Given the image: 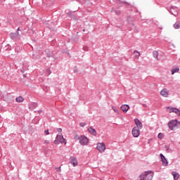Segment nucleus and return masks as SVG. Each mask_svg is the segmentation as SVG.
<instances>
[{
    "label": "nucleus",
    "instance_id": "nucleus-1",
    "mask_svg": "<svg viewBox=\"0 0 180 180\" xmlns=\"http://www.w3.org/2000/svg\"><path fill=\"white\" fill-rule=\"evenodd\" d=\"M154 177V172L149 170L142 173L137 179V180H153Z\"/></svg>",
    "mask_w": 180,
    "mask_h": 180
},
{
    "label": "nucleus",
    "instance_id": "nucleus-2",
    "mask_svg": "<svg viewBox=\"0 0 180 180\" xmlns=\"http://www.w3.org/2000/svg\"><path fill=\"white\" fill-rule=\"evenodd\" d=\"M168 126L169 129L173 131L180 127V122H178V120H172L168 122Z\"/></svg>",
    "mask_w": 180,
    "mask_h": 180
},
{
    "label": "nucleus",
    "instance_id": "nucleus-3",
    "mask_svg": "<svg viewBox=\"0 0 180 180\" xmlns=\"http://www.w3.org/2000/svg\"><path fill=\"white\" fill-rule=\"evenodd\" d=\"M79 141L81 146H86L89 143V139L85 136H80V141Z\"/></svg>",
    "mask_w": 180,
    "mask_h": 180
},
{
    "label": "nucleus",
    "instance_id": "nucleus-4",
    "mask_svg": "<svg viewBox=\"0 0 180 180\" xmlns=\"http://www.w3.org/2000/svg\"><path fill=\"white\" fill-rule=\"evenodd\" d=\"M96 148L100 153H104L106 150V146L103 143H100L97 144Z\"/></svg>",
    "mask_w": 180,
    "mask_h": 180
},
{
    "label": "nucleus",
    "instance_id": "nucleus-5",
    "mask_svg": "<svg viewBox=\"0 0 180 180\" xmlns=\"http://www.w3.org/2000/svg\"><path fill=\"white\" fill-rule=\"evenodd\" d=\"M131 133L134 137H139L140 136V129H139V127H134L132 129Z\"/></svg>",
    "mask_w": 180,
    "mask_h": 180
},
{
    "label": "nucleus",
    "instance_id": "nucleus-6",
    "mask_svg": "<svg viewBox=\"0 0 180 180\" xmlns=\"http://www.w3.org/2000/svg\"><path fill=\"white\" fill-rule=\"evenodd\" d=\"M70 164L73 165V167H77L78 165V160L75 156H71L70 158Z\"/></svg>",
    "mask_w": 180,
    "mask_h": 180
},
{
    "label": "nucleus",
    "instance_id": "nucleus-7",
    "mask_svg": "<svg viewBox=\"0 0 180 180\" xmlns=\"http://www.w3.org/2000/svg\"><path fill=\"white\" fill-rule=\"evenodd\" d=\"M167 110L169 112V113L174 112V113H176V115H178L180 111V110L176 108H171V107H168Z\"/></svg>",
    "mask_w": 180,
    "mask_h": 180
},
{
    "label": "nucleus",
    "instance_id": "nucleus-8",
    "mask_svg": "<svg viewBox=\"0 0 180 180\" xmlns=\"http://www.w3.org/2000/svg\"><path fill=\"white\" fill-rule=\"evenodd\" d=\"M56 139H57V140H58L59 142L61 143V144H63V143H64L65 144H67V141H65V139H64V136H63L62 134H60V135H57V136H56Z\"/></svg>",
    "mask_w": 180,
    "mask_h": 180
},
{
    "label": "nucleus",
    "instance_id": "nucleus-9",
    "mask_svg": "<svg viewBox=\"0 0 180 180\" xmlns=\"http://www.w3.org/2000/svg\"><path fill=\"white\" fill-rule=\"evenodd\" d=\"M10 38L11 39V40H16V39H18V37H19V32H11L9 34Z\"/></svg>",
    "mask_w": 180,
    "mask_h": 180
},
{
    "label": "nucleus",
    "instance_id": "nucleus-10",
    "mask_svg": "<svg viewBox=\"0 0 180 180\" xmlns=\"http://www.w3.org/2000/svg\"><path fill=\"white\" fill-rule=\"evenodd\" d=\"M135 124H136V127H138V129H143V123L139 120V118H136L134 120Z\"/></svg>",
    "mask_w": 180,
    "mask_h": 180
},
{
    "label": "nucleus",
    "instance_id": "nucleus-11",
    "mask_svg": "<svg viewBox=\"0 0 180 180\" xmlns=\"http://www.w3.org/2000/svg\"><path fill=\"white\" fill-rule=\"evenodd\" d=\"M160 156L162 161V165L164 167H167V165H168V160H167V158H165V156L163 155L162 153H160Z\"/></svg>",
    "mask_w": 180,
    "mask_h": 180
},
{
    "label": "nucleus",
    "instance_id": "nucleus-12",
    "mask_svg": "<svg viewBox=\"0 0 180 180\" xmlns=\"http://www.w3.org/2000/svg\"><path fill=\"white\" fill-rule=\"evenodd\" d=\"M129 109H130V106L127 104H124L121 106V110H122L124 113H127Z\"/></svg>",
    "mask_w": 180,
    "mask_h": 180
},
{
    "label": "nucleus",
    "instance_id": "nucleus-13",
    "mask_svg": "<svg viewBox=\"0 0 180 180\" xmlns=\"http://www.w3.org/2000/svg\"><path fill=\"white\" fill-rule=\"evenodd\" d=\"M160 95L164 98H168V90L167 89H163L160 91Z\"/></svg>",
    "mask_w": 180,
    "mask_h": 180
},
{
    "label": "nucleus",
    "instance_id": "nucleus-14",
    "mask_svg": "<svg viewBox=\"0 0 180 180\" xmlns=\"http://www.w3.org/2000/svg\"><path fill=\"white\" fill-rule=\"evenodd\" d=\"M88 131H89V133H90V134H92V136H96V134H97L96 130L95 129H94V127H90L88 129Z\"/></svg>",
    "mask_w": 180,
    "mask_h": 180
},
{
    "label": "nucleus",
    "instance_id": "nucleus-15",
    "mask_svg": "<svg viewBox=\"0 0 180 180\" xmlns=\"http://www.w3.org/2000/svg\"><path fill=\"white\" fill-rule=\"evenodd\" d=\"M170 13H172V15H174V16H177L178 10H175V7L172 6L170 8Z\"/></svg>",
    "mask_w": 180,
    "mask_h": 180
},
{
    "label": "nucleus",
    "instance_id": "nucleus-16",
    "mask_svg": "<svg viewBox=\"0 0 180 180\" xmlns=\"http://www.w3.org/2000/svg\"><path fill=\"white\" fill-rule=\"evenodd\" d=\"M172 175H173L174 180H178V179H179V174L178 172H172Z\"/></svg>",
    "mask_w": 180,
    "mask_h": 180
},
{
    "label": "nucleus",
    "instance_id": "nucleus-17",
    "mask_svg": "<svg viewBox=\"0 0 180 180\" xmlns=\"http://www.w3.org/2000/svg\"><path fill=\"white\" fill-rule=\"evenodd\" d=\"M16 102H18V103H20V102H23V101H25V98H23V97H22V96H20L18 97H17L15 98Z\"/></svg>",
    "mask_w": 180,
    "mask_h": 180
},
{
    "label": "nucleus",
    "instance_id": "nucleus-18",
    "mask_svg": "<svg viewBox=\"0 0 180 180\" xmlns=\"http://www.w3.org/2000/svg\"><path fill=\"white\" fill-rule=\"evenodd\" d=\"M174 29H180V21H176L174 24Z\"/></svg>",
    "mask_w": 180,
    "mask_h": 180
},
{
    "label": "nucleus",
    "instance_id": "nucleus-19",
    "mask_svg": "<svg viewBox=\"0 0 180 180\" xmlns=\"http://www.w3.org/2000/svg\"><path fill=\"white\" fill-rule=\"evenodd\" d=\"M153 56L154 58H155L156 60H158V51H154L153 52Z\"/></svg>",
    "mask_w": 180,
    "mask_h": 180
},
{
    "label": "nucleus",
    "instance_id": "nucleus-20",
    "mask_svg": "<svg viewBox=\"0 0 180 180\" xmlns=\"http://www.w3.org/2000/svg\"><path fill=\"white\" fill-rule=\"evenodd\" d=\"M175 72H179V68H175L172 70V75H174Z\"/></svg>",
    "mask_w": 180,
    "mask_h": 180
},
{
    "label": "nucleus",
    "instance_id": "nucleus-21",
    "mask_svg": "<svg viewBox=\"0 0 180 180\" xmlns=\"http://www.w3.org/2000/svg\"><path fill=\"white\" fill-rule=\"evenodd\" d=\"M134 54H135V57L136 58H139L140 57V52H139L138 51H134Z\"/></svg>",
    "mask_w": 180,
    "mask_h": 180
},
{
    "label": "nucleus",
    "instance_id": "nucleus-22",
    "mask_svg": "<svg viewBox=\"0 0 180 180\" xmlns=\"http://www.w3.org/2000/svg\"><path fill=\"white\" fill-rule=\"evenodd\" d=\"M75 140H79V141L81 140V136L78 135H75L74 137Z\"/></svg>",
    "mask_w": 180,
    "mask_h": 180
},
{
    "label": "nucleus",
    "instance_id": "nucleus-23",
    "mask_svg": "<svg viewBox=\"0 0 180 180\" xmlns=\"http://www.w3.org/2000/svg\"><path fill=\"white\" fill-rule=\"evenodd\" d=\"M54 144L58 145L60 144V141H58V139H57V138H56V139L53 141Z\"/></svg>",
    "mask_w": 180,
    "mask_h": 180
},
{
    "label": "nucleus",
    "instance_id": "nucleus-24",
    "mask_svg": "<svg viewBox=\"0 0 180 180\" xmlns=\"http://www.w3.org/2000/svg\"><path fill=\"white\" fill-rule=\"evenodd\" d=\"M158 137V139H163L164 134H162V133H159Z\"/></svg>",
    "mask_w": 180,
    "mask_h": 180
},
{
    "label": "nucleus",
    "instance_id": "nucleus-25",
    "mask_svg": "<svg viewBox=\"0 0 180 180\" xmlns=\"http://www.w3.org/2000/svg\"><path fill=\"white\" fill-rule=\"evenodd\" d=\"M79 126H81V127H85V126H86V123H85V122H80Z\"/></svg>",
    "mask_w": 180,
    "mask_h": 180
},
{
    "label": "nucleus",
    "instance_id": "nucleus-26",
    "mask_svg": "<svg viewBox=\"0 0 180 180\" xmlns=\"http://www.w3.org/2000/svg\"><path fill=\"white\" fill-rule=\"evenodd\" d=\"M55 169L57 172H61V167H56Z\"/></svg>",
    "mask_w": 180,
    "mask_h": 180
},
{
    "label": "nucleus",
    "instance_id": "nucleus-27",
    "mask_svg": "<svg viewBox=\"0 0 180 180\" xmlns=\"http://www.w3.org/2000/svg\"><path fill=\"white\" fill-rule=\"evenodd\" d=\"M89 49L88 48L87 46H84L83 47V50H84V51H88Z\"/></svg>",
    "mask_w": 180,
    "mask_h": 180
},
{
    "label": "nucleus",
    "instance_id": "nucleus-28",
    "mask_svg": "<svg viewBox=\"0 0 180 180\" xmlns=\"http://www.w3.org/2000/svg\"><path fill=\"white\" fill-rule=\"evenodd\" d=\"M115 13H116V15H120L122 13V12L120 10L115 11Z\"/></svg>",
    "mask_w": 180,
    "mask_h": 180
},
{
    "label": "nucleus",
    "instance_id": "nucleus-29",
    "mask_svg": "<svg viewBox=\"0 0 180 180\" xmlns=\"http://www.w3.org/2000/svg\"><path fill=\"white\" fill-rule=\"evenodd\" d=\"M57 131H58V133H61V131H63V129H61V128H58V129H57Z\"/></svg>",
    "mask_w": 180,
    "mask_h": 180
},
{
    "label": "nucleus",
    "instance_id": "nucleus-30",
    "mask_svg": "<svg viewBox=\"0 0 180 180\" xmlns=\"http://www.w3.org/2000/svg\"><path fill=\"white\" fill-rule=\"evenodd\" d=\"M45 134L49 135L50 134V132H49V129H46L44 131Z\"/></svg>",
    "mask_w": 180,
    "mask_h": 180
},
{
    "label": "nucleus",
    "instance_id": "nucleus-31",
    "mask_svg": "<svg viewBox=\"0 0 180 180\" xmlns=\"http://www.w3.org/2000/svg\"><path fill=\"white\" fill-rule=\"evenodd\" d=\"M44 143H45V144H50V141H49V140H45V141H44Z\"/></svg>",
    "mask_w": 180,
    "mask_h": 180
},
{
    "label": "nucleus",
    "instance_id": "nucleus-32",
    "mask_svg": "<svg viewBox=\"0 0 180 180\" xmlns=\"http://www.w3.org/2000/svg\"><path fill=\"white\" fill-rule=\"evenodd\" d=\"M68 16L72 17V13L68 12Z\"/></svg>",
    "mask_w": 180,
    "mask_h": 180
},
{
    "label": "nucleus",
    "instance_id": "nucleus-33",
    "mask_svg": "<svg viewBox=\"0 0 180 180\" xmlns=\"http://www.w3.org/2000/svg\"><path fill=\"white\" fill-rule=\"evenodd\" d=\"M122 4H124V5H130V4H129V3H127V2H126V1H122Z\"/></svg>",
    "mask_w": 180,
    "mask_h": 180
},
{
    "label": "nucleus",
    "instance_id": "nucleus-34",
    "mask_svg": "<svg viewBox=\"0 0 180 180\" xmlns=\"http://www.w3.org/2000/svg\"><path fill=\"white\" fill-rule=\"evenodd\" d=\"M6 50H9V44L6 46Z\"/></svg>",
    "mask_w": 180,
    "mask_h": 180
},
{
    "label": "nucleus",
    "instance_id": "nucleus-35",
    "mask_svg": "<svg viewBox=\"0 0 180 180\" xmlns=\"http://www.w3.org/2000/svg\"><path fill=\"white\" fill-rule=\"evenodd\" d=\"M30 33H32V34H34V31L31 30V32H30Z\"/></svg>",
    "mask_w": 180,
    "mask_h": 180
},
{
    "label": "nucleus",
    "instance_id": "nucleus-36",
    "mask_svg": "<svg viewBox=\"0 0 180 180\" xmlns=\"http://www.w3.org/2000/svg\"><path fill=\"white\" fill-rule=\"evenodd\" d=\"M143 108H147V104H143Z\"/></svg>",
    "mask_w": 180,
    "mask_h": 180
},
{
    "label": "nucleus",
    "instance_id": "nucleus-37",
    "mask_svg": "<svg viewBox=\"0 0 180 180\" xmlns=\"http://www.w3.org/2000/svg\"><path fill=\"white\" fill-rule=\"evenodd\" d=\"M166 148H167V151H169V146L168 147L166 146Z\"/></svg>",
    "mask_w": 180,
    "mask_h": 180
},
{
    "label": "nucleus",
    "instance_id": "nucleus-38",
    "mask_svg": "<svg viewBox=\"0 0 180 180\" xmlns=\"http://www.w3.org/2000/svg\"><path fill=\"white\" fill-rule=\"evenodd\" d=\"M114 111L115 112V113H117L118 110H117V109H115V110H114Z\"/></svg>",
    "mask_w": 180,
    "mask_h": 180
},
{
    "label": "nucleus",
    "instance_id": "nucleus-39",
    "mask_svg": "<svg viewBox=\"0 0 180 180\" xmlns=\"http://www.w3.org/2000/svg\"><path fill=\"white\" fill-rule=\"evenodd\" d=\"M19 30H20V27H18V29H17V32L19 33Z\"/></svg>",
    "mask_w": 180,
    "mask_h": 180
},
{
    "label": "nucleus",
    "instance_id": "nucleus-40",
    "mask_svg": "<svg viewBox=\"0 0 180 180\" xmlns=\"http://www.w3.org/2000/svg\"><path fill=\"white\" fill-rule=\"evenodd\" d=\"M21 72H22V74L25 72V70H23V69H21Z\"/></svg>",
    "mask_w": 180,
    "mask_h": 180
},
{
    "label": "nucleus",
    "instance_id": "nucleus-41",
    "mask_svg": "<svg viewBox=\"0 0 180 180\" xmlns=\"http://www.w3.org/2000/svg\"><path fill=\"white\" fill-rule=\"evenodd\" d=\"M74 72H78V70L75 69Z\"/></svg>",
    "mask_w": 180,
    "mask_h": 180
},
{
    "label": "nucleus",
    "instance_id": "nucleus-42",
    "mask_svg": "<svg viewBox=\"0 0 180 180\" xmlns=\"http://www.w3.org/2000/svg\"><path fill=\"white\" fill-rule=\"evenodd\" d=\"M111 12H115V8H112Z\"/></svg>",
    "mask_w": 180,
    "mask_h": 180
},
{
    "label": "nucleus",
    "instance_id": "nucleus-43",
    "mask_svg": "<svg viewBox=\"0 0 180 180\" xmlns=\"http://www.w3.org/2000/svg\"><path fill=\"white\" fill-rule=\"evenodd\" d=\"M177 116L180 117V110H179V113H177Z\"/></svg>",
    "mask_w": 180,
    "mask_h": 180
},
{
    "label": "nucleus",
    "instance_id": "nucleus-44",
    "mask_svg": "<svg viewBox=\"0 0 180 180\" xmlns=\"http://www.w3.org/2000/svg\"><path fill=\"white\" fill-rule=\"evenodd\" d=\"M24 78H26V74L23 75Z\"/></svg>",
    "mask_w": 180,
    "mask_h": 180
},
{
    "label": "nucleus",
    "instance_id": "nucleus-45",
    "mask_svg": "<svg viewBox=\"0 0 180 180\" xmlns=\"http://www.w3.org/2000/svg\"><path fill=\"white\" fill-rule=\"evenodd\" d=\"M38 112H39V113H41V110H38Z\"/></svg>",
    "mask_w": 180,
    "mask_h": 180
},
{
    "label": "nucleus",
    "instance_id": "nucleus-46",
    "mask_svg": "<svg viewBox=\"0 0 180 180\" xmlns=\"http://www.w3.org/2000/svg\"><path fill=\"white\" fill-rule=\"evenodd\" d=\"M0 51H1V48H0Z\"/></svg>",
    "mask_w": 180,
    "mask_h": 180
}]
</instances>
